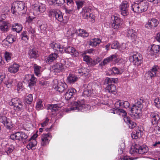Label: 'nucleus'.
Segmentation results:
<instances>
[{
	"mask_svg": "<svg viewBox=\"0 0 160 160\" xmlns=\"http://www.w3.org/2000/svg\"><path fill=\"white\" fill-rule=\"evenodd\" d=\"M147 152L146 148L138 145H136L135 147L133 146L130 150V153L132 154L135 153L143 154Z\"/></svg>",
	"mask_w": 160,
	"mask_h": 160,
	"instance_id": "obj_1",
	"label": "nucleus"
},
{
	"mask_svg": "<svg viewBox=\"0 0 160 160\" xmlns=\"http://www.w3.org/2000/svg\"><path fill=\"white\" fill-rule=\"evenodd\" d=\"M129 59L134 64L139 66L142 62V58L141 54L139 53H136L130 57Z\"/></svg>",
	"mask_w": 160,
	"mask_h": 160,
	"instance_id": "obj_2",
	"label": "nucleus"
},
{
	"mask_svg": "<svg viewBox=\"0 0 160 160\" xmlns=\"http://www.w3.org/2000/svg\"><path fill=\"white\" fill-rule=\"evenodd\" d=\"M85 106L84 101L83 100L81 101L78 100L77 101L74 102L73 104V106L69 109L70 110H77L78 111H80L84 108Z\"/></svg>",
	"mask_w": 160,
	"mask_h": 160,
	"instance_id": "obj_3",
	"label": "nucleus"
},
{
	"mask_svg": "<svg viewBox=\"0 0 160 160\" xmlns=\"http://www.w3.org/2000/svg\"><path fill=\"white\" fill-rule=\"evenodd\" d=\"M49 15L50 17L52 16L55 17L56 19L59 22H62L63 20V16L61 12L57 9H51L49 11Z\"/></svg>",
	"mask_w": 160,
	"mask_h": 160,
	"instance_id": "obj_4",
	"label": "nucleus"
},
{
	"mask_svg": "<svg viewBox=\"0 0 160 160\" xmlns=\"http://www.w3.org/2000/svg\"><path fill=\"white\" fill-rule=\"evenodd\" d=\"M141 107H138L137 106L133 105L131 108L130 111L131 112V115L134 118L136 119H138L139 118L140 114L141 112Z\"/></svg>",
	"mask_w": 160,
	"mask_h": 160,
	"instance_id": "obj_5",
	"label": "nucleus"
},
{
	"mask_svg": "<svg viewBox=\"0 0 160 160\" xmlns=\"http://www.w3.org/2000/svg\"><path fill=\"white\" fill-rule=\"evenodd\" d=\"M111 18L113 21L112 25V27L114 29H118L122 23V20L117 15L112 16Z\"/></svg>",
	"mask_w": 160,
	"mask_h": 160,
	"instance_id": "obj_6",
	"label": "nucleus"
},
{
	"mask_svg": "<svg viewBox=\"0 0 160 160\" xmlns=\"http://www.w3.org/2000/svg\"><path fill=\"white\" fill-rule=\"evenodd\" d=\"M158 67L156 65L154 66L150 70L147 72L145 75L147 79H151L152 77L156 75L158 72Z\"/></svg>",
	"mask_w": 160,
	"mask_h": 160,
	"instance_id": "obj_7",
	"label": "nucleus"
},
{
	"mask_svg": "<svg viewBox=\"0 0 160 160\" xmlns=\"http://www.w3.org/2000/svg\"><path fill=\"white\" fill-rule=\"evenodd\" d=\"M11 102L14 106L15 110L18 111L22 110L23 105L20 99L18 98H13L11 100Z\"/></svg>",
	"mask_w": 160,
	"mask_h": 160,
	"instance_id": "obj_8",
	"label": "nucleus"
},
{
	"mask_svg": "<svg viewBox=\"0 0 160 160\" xmlns=\"http://www.w3.org/2000/svg\"><path fill=\"white\" fill-rule=\"evenodd\" d=\"M115 108H121L127 109L129 107L130 103L128 101L119 100L115 103Z\"/></svg>",
	"mask_w": 160,
	"mask_h": 160,
	"instance_id": "obj_9",
	"label": "nucleus"
},
{
	"mask_svg": "<svg viewBox=\"0 0 160 160\" xmlns=\"http://www.w3.org/2000/svg\"><path fill=\"white\" fill-rule=\"evenodd\" d=\"M0 122L2 123L7 129H10L12 127L11 121L5 116H0Z\"/></svg>",
	"mask_w": 160,
	"mask_h": 160,
	"instance_id": "obj_10",
	"label": "nucleus"
},
{
	"mask_svg": "<svg viewBox=\"0 0 160 160\" xmlns=\"http://www.w3.org/2000/svg\"><path fill=\"white\" fill-rule=\"evenodd\" d=\"M67 87L68 86L66 83H63L60 81H58L57 84H55L54 85V88L61 92H63L67 88Z\"/></svg>",
	"mask_w": 160,
	"mask_h": 160,
	"instance_id": "obj_11",
	"label": "nucleus"
},
{
	"mask_svg": "<svg viewBox=\"0 0 160 160\" xmlns=\"http://www.w3.org/2000/svg\"><path fill=\"white\" fill-rule=\"evenodd\" d=\"M128 5L126 1L123 2L120 6L121 14L123 16H126L128 14Z\"/></svg>",
	"mask_w": 160,
	"mask_h": 160,
	"instance_id": "obj_12",
	"label": "nucleus"
},
{
	"mask_svg": "<svg viewBox=\"0 0 160 160\" xmlns=\"http://www.w3.org/2000/svg\"><path fill=\"white\" fill-rule=\"evenodd\" d=\"M52 137V136L50 133L43 134L41 136V145L45 146L48 144L50 141L48 138H51Z\"/></svg>",
	"mask_w": 160,
	"mask_h": 160,
	"instance_id": "obj_13",
	"label": "nucleus"
},
{
	"mask_svg": "<svg viewBox=\"0 0 160 160\" xmlns=\"http://www.w3.org/2000/svg\"><path fill=\"white\" fill-rule=\"evenodd\" d=\"M52 70L58 73L62 72L64 70V64L61 63H56L52 66Z\"/></svg>",
	"mask_w": 160,
	"mask_h": 160,
	"instance_id": "obj_14",
	"label": "nucleus"
},
{
	"mask_svg": "<svg viewBox=\"0 0 160 160\" xmlns=\"http://www.w3.org/2000/svg\"><path fill=\"white\" fill-rule=\"evenodd\" d=\"M158 24V22L155 18L149 20L148 23L145 25V27L147 28H154L157 26Z\"/></svg>",
	"mask_w": 160,
	"mask_h": 160,
	"instance_id": "obj_15",
	"label": "nucleus"
},
{
	"mask_svg": "<svg viewBox=\"0 0 160 160\" xmlns=\"http://www.w3.org/2000/svg\"><path fill=\"white\" fill-rule=\"evenodd\" d=\"M112 61H114L115 62H117L118 61L116 55H112L109 57L105 58L103 61L102 63H101L100 64L101 65H105Z\"/></svg>",
	"mask_w": 160,
	"mask_h": 160,
	"instance_id": "obj_16",
	"label": "nucleus"
},
{
	"mask_svg": "<svg viewBox=\"0 0 160 160\" xmlns=\"http://www.w3.org/2000/svg\"><path fill=\"white\" fill-rule=\"evenodd\" d=\"M50 47L54 50L58 51L62 53H63V47H61L58 43L53 42L50 44Z\"/></svg>",
	"mask_w": 160,
	"mask_h": 160,
	"instance_id": "obj_17",
	"label": "nucleus"
},
{
	"mask_svg": "<svg viewBox=\"0 0 160 160\" xmlns=\"http://www.w3.org/2000/svg\"><path fill=\"white\" fill-rule=\"evenodd\" d=\"M18 6L16 5L15 6L16 8H18V10L20 12V14H23L25 13L26 8L24 4L22 2H18Z\"/></svg>",
	"mask_w": 160,
	"mask_h": 160,
	"instance_id": "obj_18",
	"label": "nucleus"
},
{
	"mask_svg": "<svg viewBox=\"0 0 160 160\" xmlns=\"http://www.w3.org/2000/svg\"><path fill=\"white\" fill-rule=\"evenodd\" d=\"M63 52H65L66 53H71L73 54L74 57L77 56L78 53L75 48L69 46L67 48L63 47Z\"/></svg>",
	"mask_w": 160,
	"mask_h": 160,
	"instance_id": "obj_19",
	"label": "nucleus"
},
{
	"mask_svg": "<svg viewBox=\"0 0 160 160\" xmlns=\"http://www.w3.org/2000/svg\"><path fill=\"white\" fill-rule=\"evenodd\" d=\"M76 92V90L74 88L68 89L65 95L66 99L67 100H69L72 96L75 94Z\"/></svg>",
	"mask_w": 160,
	"mask_h": 160,
	"instance_id": "obj_20",
	"label": "nucleus"
},
{
	"mask_svg": "<svg viewBox=\"0 0 160 160\" xmlns=\"http://www.w3.org/2000/svg\"><path fill=\"white\" fill-rule=\"evenodd\" d=\"M78 73L81 76H84L86 78L88 77L90 70L86 68H82L78 69Z\"/></svg>",
	"mask_w": 160,
	"mask_h": 160,
	"instance_id": "obj_21",
	"label": "nucleus"
},
{
	"mask_svg": "<svg viewBox=\"0 0 160 160\" xmlns=\"http://www.w3.org/2000/svg\"><path fill=\"white\" fill-rule=\"evenodd\" d=\"M91 9L89 7H84L82 10V12L83 13V16L85 17V18H88L91 17V15L92 14L91 13Z\"/></svg>",
	"mask_w": 160,
	"mask_h": 160,
	"instance_id": "obj_22",
	"label": "nucleus"
},
{
	"mask_svg": "<svg viewBox=\"0 0 160 160\" xmlns=\"http://www.w3.org/2000/svg\"><path fill=\"white\" fill-rule=\"evenodd\" d=\"M10 26V24L8 22L0 21V29L2 31H7Z\"/></svg>",
	"mask_w": 160,
	"mask_h": 160,
	"instance_id": "obj_23",
	"label": "nucleus"
},
{
	"mask_svg": "<svg viewBox=\"0 0 160 160\" xmlns=\"http://www.w3.org/2000/svg\"><path fill=\"white\" fill-rule=\"evenodd\" d=\"M160 50V47L159 45H153L152 46L150 50L149 54L152 55L158 54Z\"/></svg>",
	"mask_w": 160,
	"mask_h": 160,
	"instance_id": "obj_24",
	"label": "nucleus"
},
{
	"mask_svg": "<svg viewBox=\"0 0 160 160\" xmlns=\"http://www.w3.org/2000/svg\"><path fill=\"white\" fill-rule=\"evenodd\" d=\"M34 10L40 12H43L46 10L45 5L42 3H40L38 5L35 4L34 8Z\"/></svg>",
	"mask_w": 160,
	"mask_h": 160,
	"instance_id": "obj_25",
	"label": "nucleus"
},
{
	"mask_svg": "<svg viewBox=\"0 0 160 160\" xmlns=\"http://www.w3.org/2000/svg\"><path fill=\"white\" fill-rule=\"evenodd\" d=\"M151 122L152 125L156 124L159 120L160 118L158 114L155 113H152L150 115Z\"/></svg>",
	"mask_w": 160,
	"mask_h": 160,
	"instance_id": "obj_26",
	"label": "nucleus"
},
{
	"mask_svg": "<svg viewBox=\"0 0 160 160\" xmlns=\"http://www.w3.org/2000/svg\"><path fill=\"white\" fill-rule=\"evenodd\" d=\"M58 56V55L55 53H51L46 59V62L47 63L50 64L56 59Z\"/></svg>",
	"mask_w": 160,
	"mask_h": 160,
	"instance_id": "obj_27",
	"label": "nucleus"
},
{
	"mask_svg": "<svg viewBox=\"0 0 160 160\" xmlns=\"http://www.w3.org/2000/svg\"><path fill=\"white\" fill-rule=\"evenodd\" d=\"M19 65L15 63L11 65L8 68V71L11 73H15L19 70Z\"/></svg>",
	"mask_w": 160,
	"mask_h": 160,
	"instance_id": "obj_28",
	"label": "nucleus"
},
{
	"mask_svg": "<svg viewBox=\"0 0 160 160\" xmlns=\"http://www.w3.org/2000/svg\"><path fill=\"white\" fill-rule=\"evenodd\" d=\"M83 86L85 88L84 89L83 95L84 96H88L92 93V89L91 88V86L90 85L84 84Z\"/></svg>",
	"mask_w": 160,
	"mask_h": 160,
	"instance_id": "obj_29",
	"label": "nucleus"
},
{
	"mask_svg": "<svg viewBox=\"0 0 160 160\" xmlns=\"http://www.w3.org/2000/svg\"><path fill=\"white\" fill-rule=\"evenodd\" d=\"M141 136V131L139 128H137L135 131H133L131 134V137L133 139H137Z\"/></svg>",
	"mask_w": 160,
	"mask_h": 160,
	"instance_id": "obj_30",
	"label": "nucleus"
},
{
	"mask_svg": "<svg viewBox=\"0 0 160 160\" xmlns=\"http://www.w3.org/2000/svg\"><path fill=\"white\" fill-rule=\"evenodd\" d=\"M78 79V77L73 74H69L67 78V81L69 83H73Z\"/></svg>",
	"mask_w": 160,
	"mask_h": 160,
	"instance_id": "obj_31",
	"label": "nucleus"
},
{
	"mask_svg": "<svg viewBox=\"0 0 160 160\" xmlns=\"http://www.w3.org/2000/svg\"><path fill=\"white\" fill-rule=\"evenodd\" d=\"M127 36L132 39H134L137 37L136 32L132 29H129L128 31Z\"/></svg>",
	"mask_w": 160,
	"mask_h": 160,
	"instance_id": "obj_32",
	"label": "nucleus"
},
{
	"mask_svg": "<svg viewBox=\"0 0 160 160\" xmlns=\"http://www.w3.org/2000/svg\"><path fill=\"white\" fill-rule=\"evenodd\" d=\"M22 132H17L11 135L10 136V138L13 140H16L22 141Z\"/></svg>",
	"mask_w": 160,
	"mask_h": 160,
	"instance_id": "obj_33",
	"label": "nucleus"
},
{
	"mask_svg": "<svg viewBox=\"0 0 160 160\" xmlns=\"http://www.w3.org/2000/svg\"><path fill=\"white\" fill-rule=\"evenodd\" d=\"M22 28V25L20 23H16L14 25L12 26V29L13 31H15L17 32H20Z\"/></svg>",
	"mask_w": 160,
	"mask_h": 160,
	"instance_id": "obj_34",
	"label": "nucleus"
},
{
	"mask_svg": "<svg viewBox=\"0 0 160 160\" xmlns=\"http://www.w3.org/2000/svg\"><path fill=\"white\" fill-rule=\"evenodd\" d=\"M31 77L28 82V87L31 88L34 85H35L37 79L35 78L33 75H30Z\"/></svg>",
	"mask_w": 160,
	"mask_h": 160,
	"instance_id": "obj_35",
	"label": "nucleus"
},
{
	"mask_svg": "<svg viewBox=\"0 0 160 160\" xmlns=\"http://www.w3.org/2000/svg\"><path fill=\"white\" fill-rule=\"evenodd\" d=\"M28 54L30 58H36L38 56V52L35 49H30L29 52Z\"/></svg>",
	"mask_w": 160,
	"mask_h": 160,
	"instance_id": "obj_36",
	"label": "nucleus"
},
{
	"mask_svg": "<svg viewBox=\"0 0 160 160\" xmlns=\"http://www.w3.org/2000/svg\"><path fill=\"white\" fill-rule=\"evenodd\" d=\"M60 107L57 104H51L49 106L48 108V109L51 111L52 112H56L59 109Z\"/></svg>",
	"mask_w": 160,
	"mask_h": 160,
	"instance_id": "obj_37",
	"label": "nucleus"
},
{
	"mask_svg": "<svg viewBox=\"0 0 160 160\" xmlns=\"http://www.w3.org/2000/svg\"><path fill=\"white\" fill-rule=\"evenodd\" d=\"M140 13L146 11L148 9V6L147 3L144 2H139Z\"/></svg>",
	"mask_w": 160,
	"mask_h": 160,
	"instance_id": "obj_38",
	"label": "nucleus"
},
{
	"mask_svg": "<svg viewBox=\"0 0 160 160\" xmlns=\"http://www.w3.org/2000/svg\"><path fill=\"white\" fill-rule=\"evenodd\" d=\"M140 7L139 5V3H135L132 4L131 7V9L135 12L140 13Z\"/></svg>",
	"mask_w": 160,
	"mask_h": 160,
	"instance_id": "obj_39",
	"label": "nucleus"
},
{
	"mask_svg": "<svg viewBox=\"0 0 160 160\" xmlns=\"http://www.w3.org/2000/svg\"><path fill=\"white\" fill-rule=\"evenodd\" d=\"M18 5V2H13L12 4V7L11 8V11L12 12L13 14H16L17 13L18 14H20L19 11L18 10V8H16L15 5Z\"/></svg>",
	"mask_w": 160,
	"mask_h": 160,
	"instance_id": "obj_40",
	"label": "nucleus"
},
{
	"mask_svg": "<svg viewBox=\"0 0 160 160\" xmlns=\"http://www.w3.org/2000/svg\"><path fill=\"white\" fill-rule=\"evenodd\" d=\"M37 142L36 139H33L32 140V141H30L27 145V148L28 149H32L33 148L34 149V148H33V147L37 145Z\"/></svg>",
	"mask_w": 160,
	"mask_h": 160,
	"instance_id": "obj_41",
	"label": "nucleus"
},
{
	"mask_svg": "<svg viewBox=\"0 0 160 160\" xmlns=\"http://www.w3.org/2000/svg\"><path fill=\"white\" fill-rule=\"evenodd\" d=\"M106 90L109 92L113 93L115 92L116 90V86L114 84L108 85L106 88Z\"/></svg>",
	"mask_w": 160,
	"mask_h": 160,
	"instance_id": "obj_42",
	"label": "nucleus"
},
{
	"mask_svg": "<svg viewBox=\"0 0 160 160\" xmlns=\"http://www.w3.org/2000/svg\"><path fill=\"white\" fill-rule=\"evenodd\" d=\"M101 42V40L98 38H95L90 41L89 43V45L92 46H96L97 45H98Z\"/></svg>",
	"mask_w": 160,
	"mask_h": 160,
	"instance_id": "obj_43",
	"label": "nucleus"
},
{
	"mask_svg": "<svg viewBox=\"0 0 160 160\" xmlns=\"http://www.w3.org/2000/svg\"><path fill=\"white\" fill-rule=\"evenodd\" d=\"M14 149V147L12 145L9 146L7 145L5 149V152L8 155H9L12 152Z\"/></svg>",
	"mask_w": 160,
	"mask_h": 160,
	"instance_id": "obj_44",
	"label": "nucleus"
},
{
	"mask_svg": "<svg viewBox=\"0 0 160 160\" xmlns=\"http://www.w3.org/2000/svg\"><path fill=\"white\" fill-rule=\"evenodd\" d=\"M109 72L111 74H120L122 73V72L119 70L116 67H113L112 69H111L109 70Z\"/></svg>",
	"mask_w": 160,
	"mask_h": 160,
	"instance_id": "obj_45",
	"label": "nucleus"
},
{
	"mask_svg": "<svg viewBox=\"0 0 160 160\" xmlns=\"http://www.w3.org/2000/svg\"><path fill=\"white\" fill-rule=\"evenodd\" d=\"M25 102L28 104H30L31 103L32 100L33 98L32 94H29L26 96L25 98Z\"/></svg>",
	"mask_w": 160,
	"mask_h": 160,
	"instance_id": "obj_46",
	"label": "nucleus"
},
{
	"mask_svg": "<svg viewBox=\"0 0 160 160\" xmlns=\"http://www.w3.org/2000/svg\"><path fill=\"white\" fill-rule=\"evenodd\" d=\"M39 28L41 32L43 33H45L47 28V24L46 23L44 22L39 26Z\"/></svg>",
	"mask_w": 160,
	"mask_h": 160,
	"instance_id": "obj_47",
	"label": "nucleus"
},
{
	"mask_svg": "<svg viewBox=\"0 0 160 160\" xmlns=\"http://www.w3.org/2000/svg\"><path fill=\"white\" fill-rule=\"evenodd\" d=\"M111 48L113 49H118L120 48L119 43L117 41L114 42L111 45Z\"/></svg>",
	"mask_w": 160,
	"mask_h": 160,
	"instance_id": "obj_48",
	"label": "nucleus"
},
{
	"mask_svg": "<svg viewBox=\"0 0 160 160\" xmlns=\"http://www.w3.org/2000/svg\"><path fill=\"white\" fill-rule=\"evenodd\" d=\"M79 32V35L81 37H87L89 35L88 33L83 29H80Z\"/></svg>",
	"mask_w": 160,
	"mask_h": 160,
	"instance_id": "obj_49",
	"label": "nucleus"
},
{
	"mask_svg": "<svg viewBox=\"0 0 160 160\" xmlns=\"http://www.w3.org/2000/svg\"><path fill=\"white\" fill-rule=\"evenodd\" d=\"M34 71L35 74L38 76L40 73L41 67L35 64L34 66Z\"/></svg>",
	"mask_w": 160,
	"mask_h": 160,
	"instance_id": "obj_50",
	"label": "nucleus"
},
{
	"mask_svg": "<svg viewBox=\"0 0 160 160\" xmlns=\"http://www.w3.org/2000/svg\"><path fill=\"white\" fill-rule=\"evenodd\" d=\"M143 99H140L139 101H138L137 102V103L133 105L137 106L138 107H141V109L142 110L143 106L142 105V103L143 102Z\"/></svg>",
	"mask_w": 160,
	"mask_h": 160,
	"instance_id": "obj_51",
	"label": "nucleus"
},
{
	"mask_svg": "<svg viewBox=\"0 0 160 160\" xmlns=\"http://www.w3.org/2000/svg\"><path fill=\"white\" fill-rule=\"evenodd\" d=\"M118 114H120V113H122V116H126L127 115V113L126 111L120 108H117Z\"/></svg>",
	"mask_w": 160,
	"mask_h": 160,
	"instance_id": "obj_52",
	"label": "nucleus"
},
{
	"mask_svg": "<svg viewBox=\"0 0 160 160\" xmlns=\"http://www.w3.org/2000/svg\"><path fill=\"white\" fill-rule=\"evenodd\" d=\"M42 101H39L37 102L36 108L37 110H38L40 109H42L43 108V105L42 103Z\"/></svg>",
	"mask_w": 160,
	"mask_h": 160,
	"instance_id": "obj_53",
	"label": "nucleus"
},
{
	"mask_svg": "<svg viewBox=\"0 0 160 160\" xmlns=\"http://www.w3.org/2000/svg\"><path fill=\"white\" fill-rule=\"evenodd\" d=\"M155 106L158 108H160V98H157L154 100Z\"/></svg>",
	"mask_w": 160,
	"mask_h": 160,
	"instance_id": "obj_54",
	"label": "nucleus"
},
{
	"mask_svg": "<svg viewBox=\"0 0 160 160\" xmlns=\"http://www.w3.org/2000/svg\"><path fill=\"white\" fill-rule=\"evenodd\" d=\"M6 39L10 44L12 43L14 41V36L12 35L8 36Z\"/></svg>",
	"mask_w": 160,
	"mask_h": 160,
	"instance_id": "obj_55",
	"label": "nucleus"
},
{
	"mask_svg": "<svg viewBox=\"0 0 160 160\" xmlns=\"http://www.w3.org/2000/svg\"><path fill=\"white\" fill-rule=\"evenodd\" d=\"M101 60V59L100 58L97 57L92 62L91 64L92 65H95L99 62Z\"/></svg>",
	"mask_w": 160,
	"mask_h": 160,
	"instance_id": "obj_56",
	"label": "nucleus"
},
{
	"mask_svg": "<svg viewBox=\"0 0 160 160\" xmlns=\"http://www.w3.org/2000/svg\"><path fill=\"white\" fill-rule=\"evenodd\" d=\"M54 3L56 2V4L59 5L61 6L65 2V0H53Z\"/></svg>",
	"mask_w": 160,
	"mask_h": 160,
	"instance_id": "obj_57",
	"label": "nucleus"
},
{
	"mask_svg": "<svg viewBox=\"0 0 160 160\" xmlns=\"http://www.w3.org/2000/svg\"><path fill=\"white\" fill-rule=\"evenodd\" d=\"M128 125L130 128L132 129L135 127L136 125V124L135 122L131 121L130 122L128 123Z\"/></svg>",
	"mask_w": 160,
	"mask_h": 160,
	"instance_id": "obj_58",
	"label": "nucleus"
},
{
	"mask_svg": "<svg viewBox=\"0 0 160 160\" xmlns=\"http://www.w3.org/2000/svg\"><path fill=\"white\" fill-rule=\"evenodd\" d=\"M123 120L124 122L127 123L128 124L131 121L130 118L127 116V115L126 116H124Z\"/></svg>",
	"mask_w": 160,
	"mask_h": 160,
	"instance_id": "obj_59",
	"label": "nucleus"
},
{
	"mask_svg": "<svg viewBox=\"0 0 160 160\" xmlns=\"http://www.w3.org/2000/svg\"><path fill=\"white\" fill-rule=\"evenodd\" d=\"M84 3V1H81L77 2V8L79 10L80 8L82 7V5Z\"/></svg>",
	"mask_w": 160,
	"mask_h": 160,
	"instance_id": "obj_60",
	"label": "nucleus"
},
{
	"mask_svg": "<svg viewBox=\"0 0 160 160\" xmlns=\"http://www.w3.org/2000/svg\"><path fill=\"white\" fill-rule=\"evenodd\" d=\"M83 60L88 63H90V62L91 58L89 56L87 55H85L83 56Z\"/></svg>",
	"mask_w": 160,
	"mask_h": 160,
	"instance_id": "obj_61",
	"label": "nucleus"
},
{
	"mask_svg": "<svg viewBox=\"0 0 160 160\" xmlns=\"http://www.w3.org/2000/svg\"><path fill=\"white\" fill-rule=\"evenodd\" d=\"M5 58L7 62H8V61H9L10 60L11 57L9 53L6 52L5 55Z\"/></svg>",
	"mask_w": 160,
	"mask_h": 160,
	"instance_id": "obj_62",
	"label": "nucleus"
},
{
	"mask_svg": "<svg viewBox=\"0 0 160 160\" xmlns=\"http://www.w3.org/2000/svg\"><path fill=\"white\" fill-rule=\"evenodd\" d=\"M27 32L26 31H23L22 33V39L23 40H26L25 38H27L28 36L27 35Z\"/></svg>",
	"mask_w": 160,
	"mask_h": 160,
	"instance_id": "obj_63",
	"label": "nucleus"
},
{
	"mask_svg": "<svg viewBox=\"0 0 160 160\" xmlns=\"http://www.w3.org/2000/svg\"><path fill=\"white\" fill-rule=\"evenodd\" d=\"M113 78H107L105 80V81L106 82H107L109 84L113 82Z\"/></svg>",
	"mask_w": 160,
	"mask_h": 160,
	"instance_id": "obj_64",
	"label": "nucleus"
}]
</instances>
